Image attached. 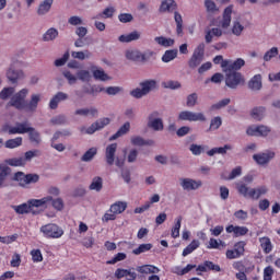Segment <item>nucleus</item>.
I'll return each instance as SVG.
<instances>
[{"label":"nucleus","instance_id":"nucleus-8","mask_svg":"<svg viewBox=\"0 0 280 280\" xmlns=\"http://www.w3.org/2000/svg\"><path fill=\"white\" fill-rule=\"evenodd\" d=\"M244 82L245 80L242 72H225V86L229 89H237V86H241V84H244Z\"/></svg>","mask_w":280,"mask_h":280},{"label":"nucleus","instance_id":"nucleus-31","mask_svg":"<svg viewBox=\"0 0 280 280\" xmlns=\"http://www.w3.org/2000/svg\"><path fill=\"white\" fill-rule=\"evenodd\" d=\"M12 209L18 213V215H25V213H32V205L30 200L25 203H21L19 206H12Z\"/></svg>","mask_w":280,"mask_h":280},{"label":"nucleus","instance_id":"nucleus-59","mask_svg":"<svg viewBox=\"0 0 280 280\" xmlns=\"http://www.w3.org/2000/svg\"><path fill=\"white\" fill-rule=\"evenodd\" d=\"M164 89H171V91H176L180 89L182 84L178 81L170 80L162 83Z\"/></svg>","mask_w":280,"mask_h":280},{"label":"nucleus","instance_id":"nucleus-22","mask_svg":"<svg viewBox=\"0 0 280 280\" xmlns=\"http://www.w3.org/2000/svg\"><path fill=\"white\" fill-rule=\"evenodd\" d=\"M244 65H246V61L242 58H237L234 61L229 60V65L225 68V73L229 72H233V71H240V69H242V67H244Z\"/></svg>","mask_w":280,"mask_h":280},{"label":"nucleus","instance_id":"nucleus-54","mask_svg":"<svg viewBox=\"0 0 280 280\" xmlns=\"http://www.w3.org/2000/svg\"><path fill=\"white\" fill-rule=\"evenodd\" d=\"M113 14H115V8L114 7H107L104 9L102 13H98L95 19H113Z\"/></svg>","mask_w":280,"mask_h":280},{"label":"nucleus","instance_id":"nucleus-61","mask_svg":"<svg viewBox=\"0 0 280 280\" xmlns=\"http://www.w3.org/2000/svg\"><path fill=\"white\" fill-rule=\"evenodd\" d=\"M196 104H198V93L189 94L186 98V106H188V108H194Z\"/></svg>","mask_w":280,"mask_h":280},{"label":"nucleus","instance_id":"nucleus-52","mask_svg":"<svg viewBox=\"0 0 280 280\" xmlns=\"http://www.w3.org/2000/svg\"><path fill=\"white\" fill-rule=\"evenodd\" d=\"M174 19L176 23V33L178 36H183V15H180L178 12H175Z\"/></svg>","mask_w":280,"mask_h":280},{"label":"nucleus","instance_id":"nucleus-6","mask_svg":"<svg viewBox=\"0 0 280 280\" xmlns=\"http://www.w3.org/2000/svg\"><path fill=\"white\" fill-rule=\"evenodd\" d=\"M110 124V118L103 117L94 121L90 127H80L81 135H95L100 130H104Z\"/></svg>","mask_w":280,"mask_h":280},{"label":"nucleus","instance_id":"nucleus-44","mask_svg":"<svg viewBox=\"0 0 280 280\" xmlns=\"http://www.w3.org/2000/svg\"><path fill=\"white\" fill-rule=\"evenodd\" d=\"M7 165H11V167H23L25 165V159L23 156L20 158H11L4 161Z\"/></svg>","mask_w":280,"mask_h":280},{"label":"nucleus","instance_id":"nucleus-51","mask_svg":"<svg viewBox=\"0 0 280 280\" xmlns=\"http://www.w3.org/2000/svg\"><path fill=\"white\" fill-rule=\"evenodd\" d=\"M231 104V98H223L210 106V110H221Z\"/></svg>","mask_w":280,"mask_h":280},{"label":"nucleus","instance_id":"nucleus-46","mask_svg":"<svg viewBox=\"0 0 280 280\" xmlns=\"http://www.w3.org/2000/svg\"><path fill=\"white\" fill-rule=\"evenodd\" d=\"M200 247V241L194 240L186 248L183 250V257H187V255H191L194 250Z\"/></svg>","mask_w":280,"mask_h":280},{"label":"nucleus","instance_id":"nucleus-16","mask_svg":"<svg viewBox=\"0 0 280 280\" xmlns=\"http://www.w3.org/2000/svg\"><path fill=\"white\" fill-rule=\"evenodd\" d=\"M67 100H69V94L65 92H57L49 101L50 110H56V108H58V104H60V102H67Z\"/></svg>","mask_w":280,"mask_h":280},{"label":"nucleus","instance_id":"nucleus-38","mask_svg":"<svg viewBox=\"0 0 280 280\" xmlns=\"http://www.w3.org/2000/svg\"><path fill=\"white\" fill-rule=\"evenodd\" d=\"M183 222V217H177L175 219V224L171 230V236L173 237V240H176V237H180V225Z\"/></svg>","mask_w":280,"mask_h":280},{"label":"nucleus","instance_id":"nucleus-3","mask_svg":"<svg viewBox=\"0 0 280 280\" xmlns=\"http://www.w3.org/2000/svg\"><path fill=\"white\" fill-rule=\"evenodd\" d=\"M236 189L244 198H252V200H259L261 196L268 194L267 186H258L256 188H248L246 184H237Z\"/></svg>","mask_w":280,"mask_h":280},{"label":"nucleus","instance_id":"nucleus-28","mask_svg":"<svg viewBox=\"0 0 280 280\" xmlns=\"http://www.w3.org/2000/svg\"><path fill=\"white\" fill-rule=\"evenodd\" d=\"M141 38V33L139 31H133L131 33L120 35L118 37L119 43H132L133 40H139Z\"/></svg>","mask_w":280,"mask_h":280},{"label":"nucleus","instance_id":"nucleus-12","mask_svg":"<svg viewBox=\"0 0 280 280\" xmlns=\"http://www.w3.org/2000/svg\"><path fill=\"white\" fill-rule=\"evenodd\" d=\"M272 132V129L268 126H249L246 130L248 137H268Z\"/></svg>","mask_w":280,"mask_h":280},{"label":"nucleus","instance_id":"nucleus-15","mask_svg":"<svg viewBox=\"0 0 280 280\" xmlns=\"http://www.w3.org/2000/svg\"><path fill=\"white\" fill-rule=\"evenodd\" d=\"M253 159L258 165H268V163L275 159V152L267 151L264 153L254 154Z\"/></svg>","mask_w":280,"mask_h":280},{"label":"nucleus","instance_id":"nucleus-30","mask_svg":"<svg viewBox=\"0 0 280 280\" xmlns=\"http://www.w3.org/2000/svg\"><path fill=\"white\" fill-rule=\"evenodd\" d=\"M90 191L100 192L104 189V179L100 176H95L92 178V182L89 186Z\"/></svg>","mask_w":280,"mask_h":280},{"label":"nucleus","instance_id":"nucleus-63","mask_svg":"<svg viewBox=\"0 0 280 280\" xmlns=\"http://www.w3.org/2000/svg\"><path fill=\"white\" fill-rule=\"evenodd\" d=\"M189 150L194 156H200L205 152V145L200 144H190Z\"/></svg>","mask_w":280,"mask_h":280},{"label":"nucleus","instance_id":"nucleus-43","mask_svg":"<svg viewBox=\"0 0 280 280\" xmlns=\"http://www.w3.org/2000/svg\"><path fill=\"white\" fill-rule=\"evenodd\" d=\"M228 150H233L230 144H225L224 147L213 148L207 152L208 156H215V154H226Z\"/></svg>","mask_w":280,"mask_h":280},{"label":"nucleus","instance_id":"nucleus-14","mask_svg":"<svg viewBox=\"0 0 280 280\" xmlns=\"http://www.w3.org/2000/svg\"><path fill=\"white\" fill-rule=\"evenodd\" d=\"M114 276L116 279H126V280H137V272L135 271V268L124 269L118 268L116 269Z\"/></svg>","mask_w":280,"mask_h":280},{"label":"nucleus","instance_id":"nucleus-9","mask_svg":"<svg viewBox=\"0 0 280 280\" xmlns=\"http://www.w3.org/2000/svg\"><path fill=\"white\" fill-rule=\"evenodd\" d=\"M178 121H207L202 112L182 110L177 116Z\"/></svg>","mask_w":280,"mask_h":280},{"label":"nucleus","instance_id":"nucleus-13","mask_svg":"<svg viewBox=\"0 0 280 280\" xmlns=\"http://www.w3.org/2000/svg\"><path fill=\"white\" fill-rule=\"evenodd\" d=\"M16 63H12L7 70V78L11 84H16L19 80L25 78V72L23 70H15Z\"/></svg>","mask_w":280,"mask_h":280},{"label":"nucleus","instance_id":"nucleus-42","mask_svg":"<svg viewBox=\"0 0 280 280\" xmlns=\"http://www.w3.org/2000/svg\"><path fill=\"white\" fill-rule=\"evenodd\" d=\"M250 117L255 119V121H261L264 117H266V108L264 107H256L252 109Z\"/></svg>","mask_w":280,"mask_h":280},{"label":"nucleus","instance_id":"nucleus-20","mask_svg":"<svg viewBox=\"0 0 280 280\" xmlns=\"http://www.w3.org/2000/svg\"><path fill=\"white\" fill-rule=\"evenodd\" d=\"M136 270L140 275H159L161 272V269L154 265H142L137 267Z\"/></svg>","mask_w":280,"mask_h":280},{"label":"nucleus","instance_id":"nucleus-26","mask_svg":"<svg viewBox=\"0 0 280 280\" xmlns=\"http://www.w3.org/2000/svg\"><path fill=\"white\" fill-rule=\"evenodd\" d=\"M51 200H54V197L46 196L43 197L42 199H30V205L32 209H34V207H47V205H51Z\"/></svg>","mask_w":280,"mask_h":280},{"label":"nucleus","instance_id":"nucleus-49","mask_svg":"<svg viewBox=\"0 0 280 280\" xmlns=\"http://www.w3.org/2000/svg\"><path fill=\"white\" fill-rule=\"evenodd\" d=\"M4 145L9 150H14V148H19V147L23 145V138L18 137V138H14V139H10L5 142Z\"/></svg>","mask_w":280,"mask_h":280},{"label":"nucleus","instance_id":"nucleus-64","mask_svg":"<svg viewBox=\"0 0 280 280\" xmlns=\"http://www.w3.org/2000/svg\"><path fill=\"white\" fill-rule=\"evenodd\" d=\"M222 126V117L217 116L210 120L209 130H218Z\"/></svg>","mask_w":280,"mask_h":280},{"label":"nucleus","instance_id":"nucleus-56","mask_svg":"<svg viewBox=\"0 0 280 280\" xmlns=\"http://www.w3.org/2000/svg\"><path fill=\"white\" fill-rule=\"evenodd\" d=\"M214 65H221V69L225 73L226 67H229V59H224L222 55H218L213 58Z\"/></svg>","mask_w":280,"mask_h":280},{"label":"nucleus","instance_id":"nucleus-1","mask_svg":"<svg viewBox=\"0 0 280 280\" xmlns=\"http://www.w3.org/2000/svg\"><path fill=\"white\" fill-rule=\"evenodd\" d=\"M28 95L30 89L24 88L20 90L11 97L8 106H13V108H16L18 110H25V113H36V110H38V104H40L43 100V94L33 93L31 94L28 102H26L25 100H27Z\"/></svg>","mask_w":280,"mask_h":280},{"label":"nucleus","instance_id":"nucleus-35","mask_svg":"<svg viewBox=\"0 0 280 280\" xmlns=\"http://www.w3.org/2000/svg\"><path fill=\"white\" fill-rule=\"evenodd\" d=\"M27 132L31 143H35L36 145H39V143H42L43 139L40 138V132H38V130H35L33 127H28Z\"/></svg>","mask_w":280,"mask_h":280},{"label":"nucleus","instance_id":"nucleus-17","mask_svg":"<svg viewBox=\"0 0 280 280\" xmlns=\"http://www.w3.org/2000/svg\"><path fill=\"white\" fill-rule=\"evenodd\" d=\"M77 117H97L100 110L96 107H83L74 110Z\"/></svg>","mask_w":280,"mask_h":280},{"label":"nucleus","instance_id":"nucleus-21","mask_svg":"<svg viewBox=\"0 0 280 280\" xmlns=\"http://www.w3.org/2000/svg\"><path fill=\"white\" fill-rule=\"evenodd\" d=\"M27 132H30V124L27 122H19L9 129V135H25Z\"/></svg>","mask_w":280,"mask_h":280},{"label":"nucleus","instance_id":"nucleus-50","mask_svg":"<svg viewBox=\"0 0 280 280\" xmlns=\"http://www.w3.org/2000/svg\"><path fill=\"white\" fill-rule=\"evenodd\" d=\"M279 56V48L278 47H271L269 50H267L262 57L265 62H270L272 58H277Z\"/></svg>","mask_w":280,"mask_h":280},{"label":"nucleus","instance_id":"nucleus-47","mask_svg":"<svg viewBox=\"0 0 280 280\" xmlns=\"http://www.w3.org/2000/svg\"><path fill=\"white\" fill-rule=\"evenodd\" d=\"M127 60H132L133 62H139L141 60V51L137 49H129L126 51Z\"/></svg>","mask_w":280,"mask_h":280},{"label":"nucleus","instance_id":"nucleus-27","mask_svg":"<svg viewBox=\"0 0 280 280\" xmlns=\"http://www.w3.org/2000/svg\"><path fill=\"white\" fill-rule=\"evenodd\" d=\"M259 244L265 255H270V252L272 250V248H275V245H272V241H270V237L268 236L260 237Z\"/></svg>","mask_w":280,"mask_h":280},{"label":"nucleus","instance_id":"nucleus-10","mask_svg":"<svg viewBox=\"0 0 280 280\" xmlns=\"http://www.w3.org/2000/svg\"><path fill=\"white\" fill-rule=\"evenodd\" d=\"M147 126L155 132H162V130H164L165 128V126L163 125V118H161V114L159 112H152L148 116Z\"/></svg>","mask_w":280,"mask_h":280},{"label":"nucleus","instance_id":"nucleus-60","mask_svg":"<svg viewBox=\"0 0 280 280\" xmlns=\"http://www.w3.org/2000/svg\"><path fill=\"white\" fill-rule=\"evenodd\" d=\"M148 250H152V244H141L138 248L132 250L133 255H141L142 253H148Z\"/></svg>","mask_w":280,"mask_h":280},{"label":"nucleus","instance_id":"nucleus-58","mask_svg":"<svg viewBox=\"0 0 280 280\" xmlns=\"http://www.w3.org/2000/svg\"><path fill=\"white\" fill-rule=\"evenodd\" d=\"M72 58H75L77 60H88L91 58V51L84 50V51H72L71 52Z\"/></svg>","mask_w":280,"mask_h":280},{"label":"nucleus","instance_id":"nucleus-36","mask_svg":"<svg viewBox=\"0 0 280 280\" xmlns=\"http://www.w3.org/2000/svg\"><path fill=\"white\" fill-rule=\"evenodd\" d=\"M154 42L160 47H165V48L173 47V45H174V39L170 38V37H165V36H156V37H154Z\"/></svg>","mask_w":280,"mask_h":280},{"label":"nucleus","instance_id":"nucleus-23","mask_svg":"<svg viewBox=\"0 0 280 280\" xmlns=\"http://www.w3.org/2000/svg\"><path fill=\"white\" fill-rule=\"evenodd\" d=\"M59 34L60 33L57 31L56 27H50L43 34L42 40L44 43H54V40L58 38Z\"/></svg>","mask_w":280,"mask_h":280},{"label":"nucleus","instance_id":"nucleus-33","mask_svg":"<svg viewBox=\"0 0 280 280\" xmlns=\"http://www.w3.org/2000/svg\"><path fill=\"white\" fill-rule=\"evenodd\" d=\"M248 86L252 91H261V74H255L248 82Z\"/></svg>","mask_w":280,"mask_h":280},{"label":"nucleus","instance_id":"nucleus-34","mask_svg":"<svg viewBox=\"0 0 280 280\" xmlns=\"http://www.w3.org/2000/svg\"><path fill=\"white\" fill-rule=\"evenodd\" d=\"M128 132H130V122H125L119 129L118 131L113 135L109 138V141H115L116 139H119V137H124V135H128Z\"/></svg>","mask_w":280,"mask_h":280},{"label":"nucleus","instance_id":"nucleus-53","mask_svg":"<svg viewBox=\"0 0 280 280\" xmlns=\"http://www.w3.org/2000/svg\"><path fill=\"white\" fill-rule=\"evenodd\" d=\"M92 78L93 75L89 70H79L77 72V79H79L81 82H89L90 80H92Z\"/></svg>","mask_w":280,"mask_h":280},{"label":"nucleus","instance_id":"nucleus-37","mask_svg":"<svg viewBox=\"0 0 280 280\" xmlns=\"http://www.w3.org/2000/svg\"><path fill=\"white\" fill-rule=\"evenodd\" d=\"M176 10V1L174 0H164L161 3L160 12H174Z\"/></svg>","mask_w":280,"mask_h":280},{"label":"nucleus","instance_id":"nucleus-19","mask_svg":"<svg viewBox=\"0 0 280 280\" xmlns=\"http://www.w3.org/2000/svg\"><path fill=\"white\" fill-rule=\"evenodd\" d=\"M226 233H234V237H244L248 235V228L240 225H229L225 228Z\"/></svg>","mask_w":280,"mask_h":280},{"label":"nucleus","instance_id":"nucleus-32","mask_svg":"<svg viewBox=\"0 0 280 280\" xmlns=\"http://www.w3.org/2000/svg\"><path fill=\"white\" fill-rule=\"evenodd\" d=\"M231 14H233V5H229L223 12V20L221 22V26L224 30H226V27L231 25Z\"/></svg>","mask_w":280,"mask_h":280},{"label":"nucleus","instance_id":"nucleus-5","mask_svg":"<svg viewBox=\"0 0 280 280\" xmlns=\"http://www.w3.org/2000/svg\"><path fill=\"white\" fill-rule=\"evenodd\" d=\"M39 231L43 233L44 237L49 240H60V237L65 235V230L55 223L43 225Z\"/></svg>","mask_w":280,"mask_h":280},{"label":"nucleus","instance_id":"nucleus-57","mask_svg":"<svg viewBox=\"0 0 280 280\" xmlns=\"http://www.w3.org/2000/svg\"><path fill=\"white\" fill-rule=\"evenodd\" d=\"M130 141H131V144L132 145H138V147H141V145H151L152 141L148 142L143 139V137L141 136H133L130 138Z\"/></svg>","mask_w":280,"mask_h":280},{"label":"nucleus","instance_id":"nucleus-45","mask_svg":"<svg viewBox=\"0 0 280 280\" xmlns=\"http://www.w3.org/2000/svg\"><path fill=\"white\" fill-rule=\"evenodd\" d=\"M105 89L102 85H91L90 89L88 86H83V93L86 95H97V93H103Z\"/></svg>","mask_w":280,"mask_h":280},{"label":"nucleus","instance_id":"nucleus-25","mask_svg":"<svg viewBox=\"0 0 280 280\" xmlns=\"http://www.w3.org/2000/svg\"><path fill=\"white\" fill-rule=\"evenodd\" d=\"M10 172L12 170L7 164H0V189H3L4 187H8L5 184V178L10 176Z\"/></svg>","mask_w":280,"mask_h":280},{"label":"nucleus","instance_id":"nucleus-40","mask_svg":"<svg viewBox=\"0 0 280 280\" xmlns=\"http://www.w3.org/2000/svg\"><path fill=\"white\" fill-rule=\"evenodd\" d=\"M93 78L100 80L101 82H106L108 80V74L102 68H92Z\"/></svg>","mask_w":280,"mask_h":280},{"label":"nucleus","instance_id":"nucleus-41","mask_svg":"<svg viewBox=\"0 0 280 280\" xmlns=\"http://www.w3.org/2000/svg\"><path fill=\"white\" fill-rule=\"evenodd\" d=\"M244 24L241 21L236 20L232 23L231 32L233 36H242L244 34Z\"/></svg>","mask_w":280,"mask_h":280},{"label":"nucleus","instance_id":"nucleus-18","mask_svg":"<svg viewBox=\"0 0 280 280\" xmlns=\"http://www.w3.org/2000/svg\"><path fill=\"white\" fill-rule=\"evenodd\" d=\"M117 153V143H112L105 149V159L107 165H115V154Z\"/></svg>","mask_w":280,"mask_h":280},{"label":"nucleus","instance_id":"nucleus-4","mask_svg":"<svg viewBox=\"0 0 280 280\" xmlns=\"http://www.w3.org/2000/svg\"><path fill=\"white\" fill-rule=\"evenodd\" d=\"M13 180H15L20 187L27 189L30 185H35V183H38L40 180V176L38 174H25L23 172H16L13 175Z\"/></svg>","mask_w":280,"mask_h":280},{"label":"nucleus","instance_id":"nucleus-11","mask_svg":"<svg viewBox=\"0 0 280 280\" xmlns=\"http://www.w3.org/2000/svg\"><path fill=\"white\" fill-rule=\"evenodd\" d=\"M179 185L184 191H196L202 187V180L189 177H180Z\"/></svg>","mask_w":280,"mask_h":280},{"label":"nucleus","instance_id":"nucleus-55","mask_svg":"<svg viewBox=\"0 0 280 280\" xmlns=\"http://www.w3.org/2000/svg\"><path fill=\"white\" fill-rule=\"evenodd\" d=\"M178 56V50H166L162 56V62H172Z\"/></svg>","mask_w":280,"mask_h":280},{"label":"nucleus","instance_id":"nucleus-7","mask_svg":"<svg viewBox=\"0 0 280 280\" xmlns=\"http://www.w3.org/2000/svg\"><path fill=\"white\" fill-rule=\"evenodd\" d=\"M205 43H200L194 50L190 59L188 60L189 69H197L205 60Z\"/></svg>","mask_w":280,"mask_h":280},{"label":"nucleus","instance_id":"nucleus-2","mask_svg":"<svg viewBox=\"0 0 280 280\" xmlns=\"http://www.w3.org/2000/svg\"><path fill=\"white\" fill-rule=\"evenodd\" d=\"M159 89V82L154 79H147L139 83V88L133 89L130 91L131 97L135 100H141L145 97V95H150L152 91H156Z\"/></svg>","mask_w":280,"mask_h":280},{"label":"nucleus","instance_id":"nucleus-48","mask_svg":"<svg viewBox=\"0 0 280 280\" xmlns=\"http://www.w3.org/2000/svg\"><path fill=\"white\" fill-rule=\"evenodd\" d=\"M96 154L97 148H91L82 155L81 161H83V163H89L93 161Z\"/></svg>","mask_w":280,"mask_h":280},{"label":"nucleus","instance_id":"nucleus-29","mask_svg":"<svg viewBox=\"0 0 280 280\" xmlns=\"http://www.w3.org/2000/svg\"><path fill=\"white\" fill-rule=\"evenodd\" d=\"M51 5H54V0H44L39 3L37 8L38 16H45L51 10Z\"/></svg>","mask_w":280,"mask_h":280},{"label":"nucleus","instance_id":"nucleus-39","mask_svg":"<svg viewBox=\"0 0 280 280\" xmlns=\"http://www.w3.org/2000/svg\"><path fill=\"white\" fill-rule=\"evenodd\" d=\"M203 5L208 14H218L220 12V8L213 0H205Z\"/></svg>","mask_w":280,"mask_h":280},{"label":"nucleus","instance_id":"nucleus-62","mask_svg":"<svg viewBox=\"0 0 280 280\" xmlns=\"http://www.w3.org/2000/svg\"><path fill=\"white\" fill-rule=\"evenodd\" d=\"M14 88H3L0 92V100H10L14 95Z\"/></svg>","mask_w":280,"mask_h":280},{"label":"nucleus","instance_id":"nucleus-24","mask_svg":"<svg viewBox=\"0 0 280 280\" xmlns=\"http://www.w3.org/2000/svg\"><path fill=\"white\" fill-rule=\"evenodd\" d=\"M126 209H128V202L126 201H116L109 207V211L116 215H121Z\"/></svg>","mask_w":280,"mask_h":280}]
</instances>
